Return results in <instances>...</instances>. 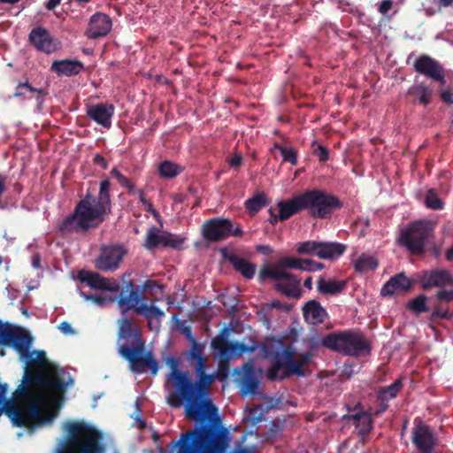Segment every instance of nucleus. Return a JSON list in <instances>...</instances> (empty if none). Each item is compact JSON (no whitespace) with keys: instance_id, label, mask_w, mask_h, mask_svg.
Masks as SVG:
<instances>
[{"instance_id":"nucleus-1","label":"nucleus","mask_w":453,"mask_h":453,"mask_svg":"<svg viewBox=\"0 0 453 453\" xmlns=\"http://www.w3.org/2000/svg\"><path fill=\"white\" fill-rule=\"evenodd\" d=\"M185 358L193 369L196 380L193 381L188 372L180 369V362L178 357H167L165 362L170 372L166 374V382L172 383L175 388L169 394L167 403L173 408H180L185 403V415L190 419L201 422L211 420L217 415L218 409L209 397V393L216 376L206 372L207 362L203 361L199 366L196 361Z\"/></svg>"},{"instance_id":"nucleus-2","label":"nucleus","mask_w":453,"mask_h":453,"mask_svg":"<svg viewBox=\"0 0 453 453\" xmlns=\"http://www.w3.org/2000/svg\"><path fill=\"white\" fill-rule=\"evenodd\" d=\"M67 386L58 376L27 372L22 383L13 392L12 400L5 403L4 413L14 426L33 429V421L38 424L45 421L42 417L40 403L42 396L39 389L61 394Z\"/></svg>"},{"instance_id":"nucleus-3","label":"nucleus","mask_w":453,"mask_h":453,"mask_svg":"<svg viewBox=\"0 0 453 453\" xmlns=\"http://www.w3.org/2000/svg\"><path fill=\"white\" fill-rule=\"evenodd\" d=\"M236 347L241 355L243 353H253L260 348V356L264 358H272L273 365L266 372V378L271 381L283 380L292 375L303 377L305 375L304 366L311 358V352L296 354L291 347H282L281 341H268L261 345L251 340V344L237 342Z\"/></svg>"},{"instance_id":"nucleus-4","label":"nucleus","mask_w":453,"mask_h":453,"mask_svg":"<svg viewBox=\"0 0 453 453\" xmlns=\"http://www.w3.org/2000/svg\"><path fill=\"white\" fill-rule=\"evenodd\" d=\"M111 181L104 179L100 182L97 196L88 190L77 203L73 213L64 219L58 229L62 234L72 232H87L98 227L111 211Z\"/></svg>"},{"instance_id":"nucleus-5","label":"nucleus","mask_w":453,"mask_h":453,"mask_svg":"<svg viewBox=\"0 0 453 453\" xmlns=\"http://www.w3.org/2000/svg\"><path fill=\"white\" fill-rule=\"evenodd\" d=\"M118 337L119 341L125 342L119 344V354L129 363L132 372L142 373L147 368L151 375L157 374L158 362L152 351L145 349V341L139 326L126 317L120 319Z\"/></svg>"},{"instance_id":"nucleus-6","label":"nucleus","mask_w":453,"mask_h":453,"mask_svg":"<svg viewBox=\"0 0 453 453\" xmlns=\"http://www.w3.org/2000/svg\"><path fill=\"white\" fill-rule=\"evenodd\" d=\"M207 421L180 434L174 442L177 453H226L231 441L228 430Z\"/></svg>"},{"instance_id":"nucleus-7","label":"nucleus","mask_w":453,"mask_h":453,"mask_svg":"<svg viewBox=\"0 0 453 453\" xmlns=\"http://www.w3.org/2000/svg\"><path fill=\"white\" fill-rule=\"evenodd\" d=\"M68 441L63 453H104L101 433L85 423H67Z\"/></svg>"},{"instance_id":"nucleus-8","label":"nucleus","mask_w":453,"mask_h":453,"mask_svg":"<svg viewBox=\"0 0 453 453\" xmlns=\"http://www.w3.org/2000/svg\"><path fill=\"white\" fill-rule=\"evenodd\" d=\"M303 211L316 219H328L343 207V203L334 195L319 188L302 192Z\"/></svg>"},{"instance_id":"nucleus-9","label":"nucleus","mask_w":453,"mask_h":453,"mask_svg":"<svg viewBox=\"0 0 453 453\" xmlns=\"http://www.w3.org/2000/svg\"><path fill=\"white\" fill-rule=\"evenodd\" d=\"M322 343L334 351L351 357L369 355L372 350L370 342L362 333L349 330L330 334Z\"/></svg>"},{"instance_id":"nucleus-10","label":"nucleus","mask_w":453,"mask_h":453,"mask_svg":"<svg viewBox=\"0 0 453 453\" xmlns=\"http://www.w3.org/2000/svg\"><path fill=\"white\" fill-rule=\"evenodd\" d=\"M436 223L429 219L415 220L401 231L399 243L412 255L420 256L427 242L434 238Z\"/></svg>"},{"instance_id":"nucleus-11","label":"nucleus","mask_w":453,"mask_h":453,"mask_svg":"<svg viewBox=\"0 0 453 453\" xmlns=\"http://www.w3.org/2000/svg\"><path fill=\"white\" fill-rule=\"evenodd\" d=\"M202 234L208 242H219L229 236H242V230L239 225L234 226L230 219L214 218L203 225Z\"/></svg>"},{"instance_id":"nucleus-12","label":"nucleus","mask_w":453,"mask_h":453,"mask_svg":"<svg viewBox=\"0 0 453 453\" xmlns=\"http://www.w3.org/2000/svg\"><path fill=\"white\" fill-rule=\"evenodd\" d=\"M411 442L418 453H434L438 445V438L430 426L416 418L411 430Z\"/></svg>"},{"instance_id":"nucleus-13","label":"nucleus","mask_w":453,"mask_h":453,"mask_svg":"<svg viewBox=\"0 0 453 453\" xmlns=\"http://www.w3.org/2000/svg\"><path fill=\"white\" fill-rule=\"evenodd\" d=\"M31 335L20 327L0 321V345L13 348L18 353H25L32 344Z\"/></svg>"},{"instance_id":"nucleus-14","label":"nucleus","mask_w":453,"mask_h":453,"mask_svg":"<svg viewBox=\"0 0 453 453\" xmlns=\"http://www.w3.org/2000/svg\"><path fill=\"white\" fill-rule=\"evenodd\" d=\"M347 409L349 412L355 411V413L343 415L342 420L346 421L347 424L355 426L358 435L365 439L372 429L373 419L372 415L364 411L361 403H357L353 408L348 405Z\"/></svg>"},{"instance_id":"nucleus-15","label":"nucleus","mask_w":453,"mask_h":453,"mask_svg":"<svg viewBox=\"0 0 453 453\" xmlns=\"http://www.w3.org/2000/svg\"><path fill=\"white\" fill-rule=\"evenodd\" d=\"M125 253L120 246H103L100 255L95 260V266L103 272H113L119 267Z\"/></svg>"},{"instance_id":"nucleus-16","label":"nucleus","mask_w":453,"mask_h":453,"mask_svg":"<svg viewBox=\"0 0 453 453\" xmlns=\"http://www.w3.org/2000/svg\"><path fill=\"white\" fill-rule=\"evenodd\" d=\"M419 283L424 290L446 286L453 287V274L447 269L423 271L419 276Z\"/></svg>"},{"instance_id":"nucleus-17","label":"nucleus","mask_w":453,"mask_h":453,"mask_svg":"<svg viewBox=\"0 0 453 453\" xmlns=\"http://www.w3.org/2000/svg\"><path fill=\"white\" fill-rule=\"evenodd\" d=\"M143 297V294L140 291L139 288H134L133 281L129 280L126 282L119 291L118 305L122 313L130 310L136 313V309L142 303V300Z\"/></svg>"},{"instance_id":"nucleus-18","label":"nucleus","mask_w":453,"mask_h":453,"mask_svg":"<svg viewBox=\"0 0 453 453\" xmlns=\"http://www.w3.org/2000/svg\"><path fill=\"white\" fill-rule=\"evenodd\" d=\"M413 66L416 72L440 82L441 85L446 83L444 69L438 61L430 56L421 55L417 58Z\"/></svg>"},{"instance_id":"nucleus-19","label":"nucleus","mask_w":453,"mask_h":453,"mask_svg":"<svg viewBox=\"0 0 453 453\" xmlns=\"http://www.w3.org/2000/svg\"><path fill=\"white\" fill-rule=\"evenodd\" d=\"M115 107L111 104H96L87 106V116L98 125L110 128L111 127V119L114 115Z\"/></svg>"},{"instance_id":"nucleus-20","label":"nucleus","mask_w":453,"mask_h":453,"mask_svg":"<svg viewBox=\"0 0 453 453\" xmlns=\"http://www.w3.org/2000/svg\"><path fill=\"white\" fill-rule=\"evenodd\" d=\"M229 334V329L224 327L219 335L211 341V348L218 351L219 355H222L225 358L226 357H241V352L239 349L236 347L237 342H232L227 340V336Z\"/></svg>"},{"instance_id":"nucleus-21","label":"nucleus","mask_w":453,"mask_h":453,"mask_svg":"<svg viewBox=\"0 0 453 453\" xmlns=\"http://www.w3.org/2000/svg\"><path fill=\"white\" fill-rule=\"evenodd\" d=\"M111 18L104 13L94 14L89 20L85 35L89 39H97L105 36L111 29Z\"/></svg>"},{"instance_id":"nucleus-22","label":"nucleus","mask_w":453,"mask_h":453,"mask_svg":"<svg viewBox=\"0 0 453 453\" xmlns=\"http://www.w3.org/2000/svg\"><path fill=\"white\" fill-rule=\"evenodd\" d=\"M78 279L81 282L87 283L91 288L109 291H117L119 289L117 282H111L97 273L81 270L78 273Z\"/></svg>"},{"instance_id":"nucleus-23","label":"nucleus","mask_w":453,"mask_h":453,"mask_svg":"<svg viewBox=\"0 0 453 453\" xmlns=\"http://www.w3.org/2000/svg\"><path fill=\"white\" fill-rule=\"evenodd\" d=\"M278 210V218L281 220H287L292 216L303 211L302 193L292 196L288 200H280L276 204Z\"/></svg>"},{"instance_id":"nucleus-24","label":"nucleus","mask_w":453,"mask_h":453,"mask_svg":"<svg viewBox=\"0 0 453 453\" xmlns=\"http://www.w3.org/2000/svg\"><path fill=\"white\" fill-rule=\"evenodd\" d=\"M29 41L37 50L46 54L55 50L51 35L46 28L41 27L33 28L29 34Z\"/></svg>"},{"instance_id":"nucleus-25","label":"nucleus","mask_w":453,"mask_h":453,"mask_svg":"<svg viewBox=\"0 0 453 453\" xmlns=\"http://www.w3.org/2000/svg\"><path fill=\"white\" fill-rule=\"evenodd\" d=\"M84 64L76 59H61L52 62L50 71L58 76L72 77L80 74L84 70Z\"/></svg>"},{"instance_id":"nucleus-26","label":"nucleus","mask_w":453,"mask_h":453,"mask_svg":"<svg viewBox=\"0 0 453 453\" xmlns=\"http://www.w3.org/2000/svg\"><path fill=\"white\" fill-rule=\"evenodd\" d=\"M182 333L186 336L187 340L190 342V349L184 354L185 357H188L190 361H196V364L199 366L202 365L203 361L208 363V357L204 354L205 345L196 342L193 336L190 327L185 326L182 329Z\"/></svg>"},{"instance_id":"nucleus-27","label":"nucleus","mask_w":453,"mask_h":453,"mask_svg":"<svg viewBox=\"0 0 453 453\" xmlns=\"http://www.w3.org/2000/svg\"><path fill=\"white\" fill-rule=\"evenodd\" d=\"M412 287V281L403 273H398L391 277L381 288L382 296H390L396 290L409 291Z\"/></svg>"},{"instance_id":"nucleus-28","label":"nucleus","mask_w":453,"mask_h":453,"mask_svg":"<svg viewBox=\"0 0 453 453\" xmlns=\"http://www.w3.org/2000/svg\"><path fill=\"white\" fill-rule=\"evenodd\" d=\"M303 317L309 323L316 325L323 323L327 313L319 302L311 300L303 307Z\"/></svg>"},{"instance_id":"nucleus-29","label":"nucleus","mask_w":453,"mask_h":453,"mask_svg":"<svg viewBox=\"0 0 453 453\" xmlns=\"http://www.w3.org/2000/svg\"><path fill=\"white\" fill-rule=\"evenodd\" d=\"M346 246L338 242H319L317 257L320 259L334 260L341 257Z\"/></svg>"},{"instance_id":"nucleus-30","label":"nucleus","mask_w":453,"mask_h":453,"mask_svg":"<svg viewBox=\"0 0 453 453\" xmlns=\"http://www.w3.org/2000/svg\"><path fill=\"white\" fill-rule=\"evenodd\" d=\"M227 260L244 278L252 279L256 273V265L247 259L236 255L230 254L226 257Z\"/></svg>"},{"instance_id":"nucleus-31","label":"nucleus","mask_w":453,"mask_h":453,"mask_svg":"<svg viewBox=\"0 0 453 453\" xmlns=\"http://www.w3.org/2000/svg\"><path fill=\"white\" fill-rule=\"evenodd\" d=\"M288 274H289V273L286 272L284 266L280 265V260H278L273 266L265 265L261 268L258 274V280L263 282L267 279H273L280 282L281 280H284Z\"/></svg>"},{"instance_id":"nucleus-32","label":"nucleus","mask_w":453,"mask_h":453,"mask_svg":"<svg viewBox=\"0 0 453 453\" xmlns=\"http://www.w3.org/2000/svg\"><path fill=\"white\" fill-rule=\"evenodd\" d=\"M299 280L293 274L289 273L288 276L277 282L275 288L289 297H296L299 295Z\"/></svg>"},{"instance_id":"nucleus-33","label":"nucleus","mask_w":453,"mask_h":453,"mask_svg":"<svg viewBox=\"0 0 453 453\" xmlns=\"http://www.w3.org/2000/svg\"><path fill=\"white\" fill-rule=\"evenodd\" d=\"M245 369L247 373L242 380V395L255 394L258 388L259 380L255 376L251 365L246 364Z\"/></svg>"},{"instance_id":"nucleus-34","label":"nucleus","mask_w":453,"mask_h":453,"mask_svg":"<svg viewBox=\"0 0 453 453\" xmlns=\"http://www.w3.org/2000/svg\"><path fill=\"white\" fill-rule=\"evenodd\" d=\"M346 287L343 280H326L319 278L318 280V289L322 294L337 295L341 293Z\"/></svg>"},{"instance_id":"nucleus-35","label":"nucleus","mask_w":453,"mask_h":453,"mask_svg":"<svg viewBox=\"0 0 453 453\" xmlns=\"http://www.w3.org/2000/svg\"><path fill=\"white\" fill-rule=\"evenodd\" d=\"M270 203L265 193H257L245 201V208L250 214L258 212Z\"/></svg>"},{"instance_id":"nucleus-36","label":"nucleus","mask_w":453,"mask_h":453,"mask_svg":"<svg viewBox=\"0 0 453 453\" xmlns=\"http://www.w3.org/2000/svg\"><path fill=\"white\" fill-rule=\"evenodd\" d=\"M403 388V382L400 379L395 380L389 386L380 388L377 397L380 402H388L396 397L397 394Z\"/></svg>"},{"instance_id":"nucleus-37","label":"nucleus","mask_w":453,"mask_h":453,"mask_svg":"<svg viewBox=\"0 0 453 453\" xmlns=\"http://www.w3.org/2000/svg\"><path fill=\"white\" fill-rule=\"evenodd\" d=\"M378 265V260L374 257L366 254L359 256L354 264L355 270L361 273L373 271Z\"/></svg>"},{"instance_id":"nucleus-38","label":"nucleus","mask_w":453,"mask_h":453,"mask_svg":"<svg viewBox=\"0 0 453 453\" xmlns=\"http://www.w3.org/2000/svg\"><path fill=\"white\" fill-rule=\"evenodd\" d=\"M427 299L428 298L426 295L421 294L417 297L410 300L406 304V308L416 315L427 312L429 311Z\"/></svg>"},{"instance_id":"nucleus-39","label":"nucleus","mask_w":453,"mask_h":453,"mask_svg":"<svg viewBox=\"0 0 453 453\" xmlns=\"http://www.w3.org/2000/svg\"><path fill=\"white\" fill-rule=\"evenodd\" d=\"M136 313L142 315L149 321V326H150V319H160L165 316L164 311H161L158 307L154 305H148L146 303H141L140 306L136 309Z\"/></svg>"},{"instance_id":"nucleus-40","label":"nucleus","mask_w":453,"mask_h":453,"mask_svg":"<svg viewBox=\"0 0 453 453\" xmlns=\"http://www.w3.org/2000/svg\"><path fill=\"white\" fill-rule=\"evenodd\" d=\"M409 93L417 96L418 102L423 105H427L431 101L432 90L424 84L411 87Z\"/></svg>"},{"instance_id":"nucleus-41","label":"nucleus","mask_w":453,"mask_h":453,"mask_svg":"<svg viewBox=\"0 0 453 453\" xmlns=\"http://www.w3.org/2000/svg\"><path fill=\"white\" fill-rule=\"evenodd\" d=\"M182 167L171 161H164L158 166V173L160 177L165 179H172L180 174Z\"/></svg>"},{"instance_id":"nucleus-42","label":"nucleus","mask_w":453,"mask_h":453,"mask_svg":"<svg viewBox=\"0 0 453 453\" xmlns=\"http://www.w3.org/2000/svg\"><path fill=\"white\" fill-rule=\"evenodd\" d=\"M164 234H158L156 227L150 228L146 234L145 247L148 250H154L158 246H163Z\"/></svg>"},{"instance_id":"nucleus-43","label":"nucleus","mask_w":453,"mask_h":453,"mask_svg":"<svg viewBox=\"0 0 453 453\" xmlns=\"http://www.w3.org/2000/svg\"><path fill=\"white\" fill-rule=\"evenodd\" d=\"M426 206L432 210H441L443 208V202L438 196L435 189L429 188L426 192L425 198Z\"/></svg>"},{"instance_id":"nucleus-44","label":"nucleus","mask_w":453,"mask_h":453,"mask_svg":"<svg viewBox=\"0 0 453 453\" xmlns=\"http://www.w3.org/2000/svg\"><path fill=\"white\" fill-rule=\"evenodd\" d=\"M19 354L20 357L26 361L24 376L26 375L27 372H30L32 374H39V372H33L35 368H39V363L35 356L34 354L32 355V351H29V349H27L25 353ZM40 373H43V372H40ZM44 374L46 373L44 372Z\"/></svg>"},{"instance_id":"nucleus-45","label":"nucleus","mask_w":453,"mask_h":453,"mask_svg":"<svg viewBox=\"0 0 453 453\" xmlns=\"http://www.w3.org/2000/svg\"><path fill=\"white\" fill-rule=\"evenodd\" d=\"M452 317L453 314L449 311L448 307H444L441 303H436L434 306L428 320L434 322L437 319H450Z\"/></svg>"},{"instance_id":"nucleus-46","label":"nucleus","mask_w":453,"mask_h":453,"mask_svg":"<svg viewBox=\"0 0 453 453\" xmlns=\"http://www.w3.org/2000/svg\"><path fill=\"white\" fill-rule=\"evenodd\" d=\"M273 149L280 151L284 162H289L293 165L297 164V152L295 149L284 147L278 142L274 143Z\"/></svg>"},{"instance_id":"nucleus-47","label":"nucleus","mask_w":453,"mask_h":453,"mask_svg":"<svg viewBox=\"0 0 453 453\" xmlns=\"http://www.w3.org/2000/svg\"><path fill=\"white\" fill-rule=\"evenodd\" d=\"M163 240L164 247H170L175 250H180L186 241V238L169 233H165Z\"/></svg>"},{"instance_id":"nucleus-48","label":"nucleus","mask_w":453,"mask_h":453,"mask_svg":"<svg viewBox=\"0 0 453 453\" xmlns=\"http://www.w3.org/2000/svg\"><path fill=\"white\" fill-rule=\"evenodd\" d=\"M319 242L306 241L299 242L296 246V252L300 255H311L317 257Z\"/></svg>"},{"instance_id":"nucleus-49","label":"nucleus","mask_w":453,"mask_h":453,"mask_svg":"<svg viewBox=\"0 0 453 453\" xmlns=\"http://www.w3.org/2000/svg\"><path fill=\"white\" fill-rule=\"evenodd\" d=\"M280 265L284 266L285 269H297L303 271V258L295 257H284L279 259Z\"/></svg>"},{"instance_id":"nucleus-50","label":"nucleus","mask_w":453,"mask_h":453,"mask_svg":"<svg viewBox=\"0 0 453 453\" xmlns=\"http://www.w3.org/2000/svg\"><path fill=\"white\" fill-rule=\"evenodd\" d=\"M26 91H30L34 93H37L42 96L44 95V92L41 88H35L32 87L28 82L19 83L15 88V92L13 94L14 97H21L26 94Z\"/></svg>"},{"instance_id":"nucleus-51","label":"nucleus","mask_w":453,"mask_h":453,"mask_svg":"<svg viewBox=\"0 0 453 453\" xmlns=\"http://www.w3.org/2000/svg\"><path fill=\"white\" fill-rule=\"evenodd\" d=\"M219 356V363L218 372L213 373L216 376V379H224L228 375L229 372V360L230 358L226 357V358L222 355Z\"/></svg>"},{"instance_id":"nucleus-52","label":"nucleus","mask_w":453,"mask_h":453,"mask_svg":"<svg viewBox=\"0 0 453 453\" xmlns=\"http://www.w3.org/2000/svg\"><path fill=\"white\" fill-rule=\"evenodd\" d=\"M311 147L313 155L318 157L320 162H326L328 160V150L325 146L319 144L314 141L311 144Z\"/></svg>"},{"instance_id":"nucleus-53","label":"nucleus","mask_w":453,"mask_h":453,"mask_svg":"<svg viewBox=\"0 0 453 453\" xmlns=\"http://www.w3.org/2000/svg\"><path fill=\"white\" fill-rule=\"evenodd\" d=\"M303 271L306 272H317L325 268V265L319 262H316L312 259L303 258Z\"/></svg>"},{"instance_id":"nucleus-54","label":"nucleus","mask_w":453,"mask_h":453,"mask_svg":"<svg viewBox=\"0 0 453 453\" xmlns=\"http://www.w3.org/2000/svg\"><path fill=\"white\" fill-rule=\"evenodd\" d=\"M35 355L38 363L39 369H44L49 365V362L46 357V353L43 350H34L32 351V355Z\"/></svg>"},{"instance_id":"nucleus-55","label":"nucleus","mask_w":453,"mask_h":453,"mask_svg":"<svg viewBox=\"0 0 453 453\" xmlns=\"http://www.w3.org/2000/svg\"><path fill=\"white\" fill-rule=\"evenodd\" d=\"M435 298L441 302L449 303L453 300V290L441 289L436 293Z\"/></svg>"},{"instance_id":"nucleus-56","label":"nucleus","mask_w":453,"mask_h":453,"mask_svg":"<svg viewBox=\"0 0 453 453\" xmlns=\"http://www.w3.org/2000/svg\"><path fill=\"white\" fill-rule=\"evenodd\" d=\"M139 200L144 205L145 210L147 211L152 212L153 214L157 213V211L153 208L152 203L145 198L144 192L142 190H138Z\"/></svg>"},{"instance_id":"nucleus-57","label":"nucleus","mask_w":453,"mask_h":453,"mask_svg":"<svg viewBox=\"0 0 453 453\" xmlns=\"http://www.w3.org/2000/svg\"><path fill=\"white\" fill-rule=\"evenodd\" d=\"M117 180L122 187L127 188L129 192L134 189V184L125 175L121 174Z\"/></svg>"},{"instance_id":"nucleus-58","label":"nucleus","mask_w":453,"mask_h":453,"mask_svg":"<svg viewBox=\"0 0 453 453\" xmlns=\"http://www.w3.org/2000/svg\"><path fill=\"white\" fill-rule=\"evenodd\" d=\"M81 296L86 299V300H90L92 301L93 303L98 304V305H103L105 303V298L103 297V296H97V295H87L83 292H81Z\"/></svg>"},{"instance_id":"nucleus-59","label":"nucleus","mask_w":453,"mask_h":453,"mask_svg":"<svg viewBox=\"0 0 453 453\" xmlns=\"http://www.w3.org/2000/svg\"><path fill=\"white\" fill-rule=\"evenodd\" d=\"M393 7V1L391 0H383L380 2L378 7V12L381 14H386Z\"/></svg>"},{"instance_id":"nucleus-60","label":"nucleus","mask_w":453,"mask_h":453,"mask_svg":"<svg viewBox=\"0 0 453 453\" xmlns=\"http://www.w3.org/2000/svg\"><path fill=\"white\" fill-rule=\"evenodd\" d=\"M242 156L236 153L228 160V164L233 168H239L242 164Z\"/></svg>"},{"instance_id":"nucleus-61","label":"nucleus","mask_w":453,"mask_h":453,"mask_svg":"<svg viewBox=\"0 0 453 453\" xmlns=\"http://www.w3.org/2000/svg\"><path fill=\"white\" fill-rule=\"evenodd\" d=\"M93 162H94L95 165H100L103 169H107L108 168V162L100 154H96L94 156Z\"/></svg>"},{"instance_id":"nucleus-62","label":"nucleus","mask_w":453,"mask_h":453,"mask_svg":"<svg viewBox=\"0 0 453 453\" xmlns=\"http://www.w3.org/2000/svg\"><path fill=\"white\" fill-rule=\"evenodd\" d=\"M58 329L65 334H74V331L72 327V326L66 322V321H63L61 322L59 325H58Z\"/></svg>"},{"instance_id":"nucleus-63","label":"nucleus","mask_w":453,"mask_h":453,"mask_svg":"<svg viewBox=\"0 0 453 453\" xmlns=\"http://www.w3.org/2000/svg\"><path fill=\"white\" fill-rule=\"evenodd\" d=\"M275 208L273 207H271L269 210H268V212L270 214V218L268 219L269 223L272 224V225H276L278 222L280 221H282L281 219H280L278 218V213H275Z\"/></svg>"},{"instance_id":"nucleus-64","label":"nucleus","mask_w":453,"mask_h":453,"mask_svg":"<svg viewBox=\"0 0 453 453\" xmlns=\"http://www.w3.org/2000/svg\"><path fill=\"white\" fill-rule=\"evenodd\" d=\"M230 453H252V452L249 448L243 447L239 444V445L235 446Z\"/></svg>"}]
</instances>
